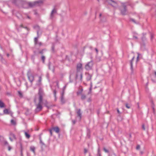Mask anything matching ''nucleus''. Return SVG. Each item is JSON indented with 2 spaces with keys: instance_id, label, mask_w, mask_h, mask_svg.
<instances>
[{
  "instance_id": "nucleus-35",
  "label": "nucleus",
  "mask_w": 156,
  "mask_h": 156,
  "mask_svg": "<svg viewBox=\"0 0 156 156\" xmlns=\"http://www.w3.org/2000/svg\"><path fill=\"white\" fill-rule=\"evenodd\" d=\"M140 145H137L136 147V149L137 150H139L140 149Z\"/></svg>"
},
{
  "instance_id": "nucleus-44",
  "label": "nucleus",
  "mask_w": 156,
  "mask_h": 156,
  "mask_svg": "<svg viewBox=\"0 0 156 156\" xmlns=\"http://www.w3.org/2000/svg\"><path fill=\"white\" fill-rule=\"evenodd\" d=\"M95 50L96 51L97 54H98V49L97 48H95Z\"/></svg>"
},
{
  "instance_id": "nucleus-54",
  "label": "nucleus",
  "mask_w": 156,
  "mask_h": 156,
  "mask_svg": "<svg viewBox=\"0 0 156 156\" xmlns=\"http://www.w3.org/2000/svg\"><path fill=\"white\" fill-rule=\"evenodd\" d=\"M27 18L28 19H30V17L29 16H27Z\"/></svg>"
},
{
  "instance_id": "nucleus-52",
  "label": "nucleus",
  "mask_w": 156,
  "mask_h": 156,
  "mask_svg": "<svg viewBox=\"0 0 156 156\" xmlns=\"http://www.w3.org/2000/svg\"><path fill=\"white\" fill-rule=\"evenodd\" d=\"M9 139L11 141H12V140H12V139L11 138V137H10L9 138Z\"/></svg>"
},
{
  "instance_id": "nucleus-9",
  "label": "nucleus",
  "mask_w": 156,
  "mask_h": 156,
  "mask_svg": "<svg viewBox=\"0 0 156 156\" xmlns=\"http://www.w3.org/2000/svg\"><path fill=\"white\" fill-rule=\"evenodd\" d=\"M40 2L42 3V2H41V1L36 2H34V3H32V2H30L28 3V5L32 7V6H34V5H35L36 3H40Z\"/></svg>"
},
{
  "instance_id": "nucleus-22",
  "label": "nucleus",
  "mask_w": 156,
  "mask_h": 156,
  "mask_svg": "<svg viewBox=\"0 0 156 156\" xmlns=\"http://www.w3.org/2000/svg\"><path fill=\"white\" fill-rule=\"evenodd\" d=\"M151 106H152V108L153 110V111H154V105L153 102L152 101H151Z\"/></svg>"
},
{
  "instance_id": "nucleus-15",
  "label": "nucleus",
  "mask_w": 156,
  "mask_h": 156,
  "mask_svg": "<svg viewBox=\"0 0 156 156\" xmlns=\"http://www.w3.org/2000/svg\"><path fill=\"white\" fill-rule=\"evenodd\" d=\"M30 151H32L33 152V153L34 154H35V147L34 146H31L30 147Z\"/></svg>"
},
{
  "instance_id": "nucleus-25",
  "label": "nucleus",
  "mask_w": 156,
  "mask_h": 156,
  "mask_svg": "<svg viewBox=\"0 0 156 156\" xmlns=\"http://www.w3.org/2000/svg\"><path fill=\"white\" fill-rule=\"evenodd\" d=\"M38 40L37 37H35L34 38V44L35 45L37 44V42H38Z\"/></svg>"
},
{
  "instance_id": "nucleus-57",
  "label": "nucleus",
  "mask_w": 156,
  "mask_h": 156,
  "mask_svg": "<svg viewBox=\"0 0 156 156\" xmlns=\"http://www.w3.org/2000/svg\"><path fill=\"white\" fill-rule=\"evenodd\" d=\"M37 35H38V34H39V31L38 30H37Z\"/></svg>"
},
{
  "instance_id": "nucleus-38",
  "label": "nucleus",
  "mask_w": 156,
  "mask_h": 156,
  "mask_svg": "<svg viewBox=\"0 0 156 156\" xmlns=\"http://www.w3.org/2000/svg\"><path fill=\"white\" fill-rule=\"evenodd\" d=\"M154 35L153 34H151V39L152 40L153 38Z\"/></svg>"
},
{
  "instance_id": "nucleus-2",
  "label": "nucleus",
  "mask_w": 156,
  "mask_h": 156,
  "mask_svg": "<svg viewBox=\"0 0 156 156\" xmlns=\"http://www.w3.org/2000/svg\"><path fill=\"white\" fill-rule=\"evenodd\" d=\"M120 10L121 13L122 15H125L127 13V10L126 9V6L125 3H122V6L120 8Z\"/></svg>"
},
{
  "instance_id": "nucleus-53",
  "label": "nucleus",
  "mask_w": 156,
  "mask_h": 156,
  "mask_svg": "<svg viewBox=\"0 0 156 156\" xmlns=\"http://www.w3.org/2000/svg\"><path fill=\"white\" fill-rule=\"evenodd\" d=\"M131 20L133 21V22L135 23V21L134 19H131Z\"/></svg>"
},
{
  "instance_id": "nucleus-45",
  "label": "nucleus",
  "mask_w": 156,
  "mask_h": 156,
  "mask_svg": "<svg viewBox=\"0 0 156 156\" xmlns=\"http://www.w3.org/2000/svg\"><path fill=\"white\" fill-rule=\"evenodd\" d=\"M73 123V124H74L76 123V121L75 120H73L72 121Z\"/></svg>"
},
{
  "instance_id": "nucleus-47",
  "label": "nucleus",
  "mask_w": 156,
  "mask_h": 156,
  "mask_svg": "<svg viewBox=\"0 0 156 156\" xmlns=\"http://www.w3.org/2000/svg\"><path fill=\"white\" fill-rule=\"evenodd\" d=\"M66 86H64L63 87V90H64L65 91V88H66Z\"/></svg>"
},
{
  "instance_id": "nucleus-46",
  "label": "nucleus",
  "mask_w": 156,
  "mask_h": 156,
  "mask_svg": "<svg viewBox=\"0 0 156 156\" xmlns=\"http://www.w3.org/2000/svg\"><path fill=\"white\" fill-rule=\"evenodd\" d=\"M5 145H8V142L7 141H5Z\"/></svg>"
},
{
  "instance_id": "nucleus-29",
  "label": "nucleus",
  "mask_w": 156,
  "mask_h": 156,
  "mask_svg": "<svg viewBox=\"0 0 156 156\" xmlns=\"http://www.w3.org/2000/svg\"><path fill=\"white\" fill-rule=\"evenodd\" d=\"M42 43L41 42H38V41L37 42V45H38L39 46H40L42 45Z\"/></svg>"
},
{
  "instance_id": "nucleus-50",
  "label": "nucleus",
  "mask_w": 156,
  "mask_h": 156,
  "mask_svg": "<svg viewBox=\"0 0 156 156\" xmlns=\"http://www.w3.org/2000/svg\"><path fill=\"white\" fill-rule=\"evenodd\" d=\"M117 112L118 113H119V114H120V112L119 110L118 109H117Z\"/></svg>"
},
{
  "instance_id": "nucleus-20",
  "label": "nucleus",
  "mask_w": 156,
  "mask_h": 156,
  "mask_svg": "<svg viewBox=\"0 0 156 156\" xmlns=\"http://www.w3.org/2000/svg\"><path fill=\"white\" fill-rule=\"evenodd\" d=\"M83 90L82 89H81L80 90H79L78 92H77V95H80L81 94L83 91Z\"/></svg>"
},
{
  "instance_id": "nucleus-12",
  "label": "nucleus",
  "mask_w": 156,
  "mask_h": 156,
  "mask_svg": "<svg viewBox=\"0 0 156 156\" xmlns=\"http://www.w3.org/2000/svg\"><path fill=\"white\" fill-rule=\"evenodd\" d=\"M52 129L57 133H58L59 132V129L58 127H54Z\"/></svg>"
},
{
  "instance_id": "nucleus-32",
  "label": "nucleus",
  "mask_w": 156,
  "mask_h": 156,
  "mask_svg": "<svg viewBox=\"0 0 156 156\" xmlns=\"http://www.w3.org/2000/svg\"><path fill=\"white\" fill-rule=\"evenodd\" d=\"M103 149H104V151L106 153H108L109 152L108 151L107 149L106 148H104Z\"/></svg>"
},
{
  "instance_id": "nucleus-11",
  "label": "nucleus",
  "mask_w": 156,
  "mask_h": 156,
  "mask_svg": "<svg viewBox=\"0 0 156 156\" xmlns=\"http://www.w3.org/2000/svg\"><path fill=\"white\" fill-rule=\"evenodd\" d=\"M23 132H24L26 137L27 139H29L30 137V136L29 134L28 133L25 131H23Z\"/></svg>"
},
{
  "instance_id": "nucleus-40",
  "label": "nucleus",
  "mask_w": 156,
  "mask_h": 156,
  "mask_svg": "<svg viewBox=\"0 0 156 156\" xmlns=\"http://www.w3.org/2000/svg\"><path fill=\"white\" fill-rule=\"evenodd\" d=\"M87 152V150L86 149H84V153L85 154H86Z\"/></svg>"
},
{
  "instance_id": "nucleus-27",
  "label": "nucleus",
  "mask_w": 156,
  "mask_h": 156,
  "mask_svg": "<svg viewBox=\"0 0 156 156\" xmlns=\"http://www.w3.org/2000/svg\"><path fill=\"white\" fill-rule=\"evenodd\" d=\"M0 60L3 63H4L5 61L4 59L3 58L2 56L0 55Z\"/></svg>"
},
{
  "instance_id": "nucleus-26",
  "label": "nucleus",
  "mask_w": 156,
  "mask_h": 156,
  "mask_svg": "<svg viewBox=\"0 0 156 156\" xmlns=\"http://www.w3.org/2000/svg\"><path fill=\"white\" fill-rule=\"evenodd\" d=\"M130 105L128 103L126 104V106L128 108H130Z\"/></svg>"
},
{
  "instance_id": "nucleus-51",
  "label": "nucleus",
  "mask_w": 156,
  "mask_h": 156,
  "mask_svg": "<svg viewBox=\"0 0 156 156\" xmlns=\"http://www.w3.org/2000/svg\"><path fill=\"white\" fill-rule=\"evenodd\" d=\"M90 87H92V83L91 82H90Z\"/></svg>"
},
{
  "instance_id": "nucleus-36",
  "label": "nucleus",
  "mask_w": 156,
  "mask_h": 156,
  "mask_svg": "<svg viewBox=\"0 0 156 156\" xmlns=\"http://www.w3.org/2000/svg\"><path fill=\"white\" fill-rule=\"evenodd\" d=\"M52 129H50L49 130V131L50 133V135H51V136H52Z\"/></svg>"
},
{
  "instance_id": "nucleus-13",
  "label": "nucleus",
  "mask_w": 156,
  "mask_h": 156,
  "mask_svg": "<svg viewBox=\"0 0 156 156\" xmlns=\"http://www.w3.org/2000/svg\"><path fill=\"white\" fill-rule=\"evenodd\" d=\"M60 101L61 103L62 104H65L66 102L64 97H60Z\"/></svg>"
},
{
  "instance_id": "nucleus-64",
  "label": "nucleus",
  "mask_w": 156,
  "mask_h": 156,
  "mask_svg": "<svg viewBox=\"0 0 156 156\" xmlns=\"http://www.w3.org/2000/svg\"><path fill=\"white\" fill-rule=\"evenodd\" d=\"M25 84H26V85L27 86V83H25Z\"/></svg>"
},
{
  "instance_id": "nucleus-48",
  "label": "nucleus",
  "mask_w": 156,
  "mask_h": 156,
  "mask_svg": "<svg viewBox=\"0 0 156 156\" xmlns=\"http://www.w3.org/2000/svg\"><path fill=\"white\" fill-rule=\"evenodd\" d=\"M11 149V147L9 146L8 147L9 150L10 151V150Z\"/></svg>"
},
{
  "instance_id": "nucleus-10",
  "label": "nucleus",
  "mask_w": 156,
  "mask_h": 156,
  "mask_svg": "<svg viewBox=\"0 0 156 156\" xmlns=\"http://www.w3.org/2000/svg\"><path fill=\"white\" fill-rule=\"evenodd\" d=\"M92 76L91 74L87 73V77H86V80L87 81H88L91 80V79Z\"/></svg>"
},
{
  "instance_id": "nucleus-34",
  "label": "nucleus",
  "mask_w": 156,
  "mask_h": 156,
  "mask_svg": "<svg viewBox=\"0 0 156 156\" xmlns=\"http://www.w3.org/2000/svg\"><path fill=\"white\" fill-rule=\"evenodd\" d=\"M137 54L138 55V56L137 57V61L138 60V58L139 57L140 55V54L139 53H137Z\"/></svg>"
},
{
  "instance_id": "nucleus-17",
  "label": "nucleus",
  "mask_w": 156,
  "mask_h": 156,
  "mask_svg": "<svg viewBox=\"0 0 156 156\" xmlns=\"http://www.w3.org/2000/svg\"><path fill=\"white\" fill-rule=\"evenodd\" d=\"M41 76L39 77V80L37 83L36 84L37 85H39L41 84Z\"/></svg>"
},
{
  "instance_id": "nucleus-42",
  "label": "nucleus",
  "mask_w": 156,
  "mask_h": 156,
  "mask_svg": "<svg viewBox=\"0 0 156 156\" xmlns=\"http://www.w3.org/2000/svg\"><path fill=\"white\" fill-rule=\"evenodd\" d=\"M142 128L144 130H145V128L144 125H143L142 126Z\"/></svg>"
},
{
  "instance_id": "nucleus-18",
  "label": "nucleus",
  "mask_w": 156,
  "mask_h": 156,
  "mask_svg": "<svg viewBox=\"0 0 156 156\" xmlns=\"http://www.w3.org/2000/svg\"><path fill=\"white\" fill-rule=\"evenodd\" d=\"M5 107L4 103L0 100V107L1 108H4Z\"/></svg>"
},
{
  "instance_id": "nucleus-39",
  "label": "nucleus",
  "mask_w": 156,
  "mask_h": 156,
  "mask_svg": "<svg viewBox=\"0 0 156 156\" xmlns=\"http://www.w3.org/2000/svg\"><path fill=\"white\" fill-rule=\"evenodd\" d=\"M44 104L47 107V105L48 104V102L46 101H45V102H44Z\"/></svg>"
},
{
  "instance_id": "nucleus-55",
  "label": "nucleus",
  "mask_w": 156,
  "mask_h": 156,
  "mask_svg": "<svg viewBox=\"0 0 156 156\" xmlns=\"http://www.w3.org/2000/svg\"><path fill=\"white\" fill-rule=\"evenodd\" d=\"M101 15H102V14L101 13H100L99 14V17H101Z\"/></svg>"
},
{
  "instance_id": "nucleus-23",
  "label": "nucleus",
  "mask_w": 156,
  "mask_h": 156,
  "mask_svg": "<svg viewBox=\"0 0 156 156\" xmlns=\"http://www.w3.org/2000/svg\"><path fill=\"white\" fill-rule=\"evenodd\" d=\"M11 123L13 125H15L16 124L15 121L13 119H12L11 121Z\"/></svg>"
},
{
  "instance_id": "nucleus-49",
  "label": "nucleus",
  "mask_w": 156,
  "mask_h": 156,
  "mask_svg": "<svg viewBox=\"0 0 156 156\" xmlns=\"http://www.w3.org/2000/svg\"><path fill=\"white\" fill-rule=\"evenodd\" d=\"M80 79L81 80L82 78V74H80Z\"/></svg>"
},
{
  "instance_id": "nucleus-7",
  "label": "nucleus",
  "mask_w": 156,
  "mask_h": 156,
  "mask_svg": "<svg viewBox=\"0 0 156 156\" xmlns=\"http://www.w3.org/2000/svg\"><path fill=\"white\" fill-rule=\"evenodd\" d=\"M77 72H80L82 70V65L81 63H78L77 65Z\"/></svg>"
},
{
  "instance_id": "nucleus-58",
  "label": "nucleus",
  "mask_w": 156,
  "mask_h": 156,
  "mask_svg": "<svg viewBox=\"0 0 156 156\" xmlns=\"http://www.w3.org/2000/svg\"><path fill=\"white\" fill-rule=\"evenodd\" d=\"M129 136L130 137H131V134H129Z\"/></svg>"
},
{
  "instance_id": "nucleus-19",
  "label": "nucleus",
  "mask_w": 156,
  "mask_h": 156,
  "mask_svg": "<svg viewBox=\"0 0 156 156\" xmlns=\"http://www.w3.org/2000/svg\"><path fill=\"white\" fill-rule=\"evenodd\" d=\"M86 98V96L85 94H82L81 96V99L82 100H84Z\"/></svg>"
},
{
  "instance_id": "nucleus-16",
  "label": "nucleus",
  "mask_w": 156,
  "mask_h": 156,
  "mask_svg": "<svg viewBox=\"0 0 156 156\" xmlns=\"http://www.w3.org/2000/svg\"><path fill=\"white\" fill-rule=\"evenodd\" d=\"M3 112L5 114H10L11 112L9 111L8 109H5L4 110Z\"/></svg>"
},
{
  "instance_id": "nucleus-4",
  "label": "nucleus",
  "mask_w": 156,
  "mask_h": 156,
  "mask_svg": "<svg viewBox=\"0 0 156 156\" xmlns=\"http://www.w3.org/2000/svg\"><path fill=\"white\" fill-rule=\"evenodd\" d=\"M93 65V62L92 61H91L88 62L85 66V68L86 70H89L92 69Z\"/></svg>"
},
{
  "instance_id": "nucleus-63",
  "label": "nucleus",
  "mask_w": 156,
  "mask_h": 156,
  "mask_svg": "<svg viewBox=\"0 0 156 156\" xmlns=\"http://www.w3.org/2000/svg\"><path fill=\"white\" fill-rule=\"evenodd\" d=\"M20 26L21 27H23V25H20Z\"/></svg>"
},
{
  "instance_id": "nucleus-3",
  "label": "nucleus",
  "mask_w": 156,
  "mask_h": 156,
  "mask_svg": "<svg viewBox=\"0 0 156 156\" xmlns=\"http://www.w3.org/2000/svg\"><path fill=\"white\" fill-rule=\"evenodd\" d=\"M27 75L29 80L32 83L34 80V77L30 70L28 71Z\"/></svg>"
},
{
  "instance_id": "nucleus-5",
  "label": "nucleus",
  "mask_w": 156,
  "mask_h": 156,
  "mask_svg": "<svg viewBox=\"0 0 156 156\" xmlns=\"http://www.w3.org/2000/svg\"><path fill=\"white\" fill-rule=\"evenodd\" d=\"M106 2L114 7H115L117 6L118 4L113 0H107Z\"/></svg>"
},
{
  "instance_id": "nucleus-60",
  "label": "nucleus",
  "mask_w": 156,
  "mask_h": 156,
  "mask_svg": "<svg viewBox=\"0 0 156 156\" xmlns=\"http://www.w3.org/2000/svg\"><path fill=\"white\" fill-rule=\"evenodd\" d=\"M37 27V28H39V26H36L34 27Z\"/></svg>"
},
{
  "instance_id": "nucleus-1",
  "label": "nucleus",
  "mask_w": 156,
  "mask_h": 156,
  "mask_svg": "<svg viewBox=\"0 0 156 156\" xmlns=\"http://www.w3.org/2000/svg\"><path fill=\"white\" fill-rule=\"evenodd\" d=\"M38 94L39 95V103L36 105V108L35 109V111L37 112L40 111L42 108V104H43L42 99L43 96L44 94L41 88H40L39 90Z\"/></svg>"
},
{
  "instance_id": "nucleus-41",
  "label": "nucleus",
  "mask_w": 156,
  "mask_h": 156,
  "mask_svg": "<svg viewBox=\"0 0 156 156\" xmlns=\"http://www.w3.org/2000/svg\"><path fill=\"white\" fill-rule=\"evenodd\" d=\"M92 87H90V89H89V92L88 93L89 94V93H91V90H92Z\"/></svg>"
},
{
  "instance_id": "nucleus-21",
  "label": "nucleus",
  "mask_w": 156,
  "mask_h": 156,
  "mask_svg": "<svg viewBox=\"0 0 156 156\" xmlns=\"http://www.w3.org/2000/svg\"><path fill=\"white\" fill-rule=\"evenodd\" d=\"M53 94H54V97H55V101H56L57 98H56V91L55 90H53Z\"/></svg>"
},
{
  "instance_id": "nucleus-30",
  "label": "nucleus",
  "mask_w": 156,
  "mask_h": 156,
  "mask_svg": "<svg viewBox=\"0 0 156 156\" xmlns=\"http://www.w3.org/2000/svg\"><path fill=\"white\" fill-rule=\"evenodd\" d=\"M65 91L63 90L61 94V97H64Z\"/></svg>"
},
{
  "instance_id": "nucleus-61",
  "label": "nucleus",
  "mask_w": 156,
  "mask_h": 156,
  "mask_svg": "<svg viewBox=\"0 0 156 156\" xmlns=\"http://www.w3.org/2000/svg\"><path fill=\"white\" fill-rule=\"evenodd\" d=\"M144 38L143 37H142V40L143 41L144 40Z\"/></svg>"
},
{
  "instance_id": "nucleus-33",
  "label": "nucleus",
  "mask_w": 156,
  "mask_h": 156,
  "mask_svg": "<svg viewBox=\"0 0 156 156\" xmlns=\"http://www.w3.org/2000/svg\"><path fill=\"white\" fill-rule=\"evenodd\" d=\"M45 58L44 56H42L41 59H42V60L43 61V62H44Z\"/></svg>"
},
{
  "instance_id": "nucleus-8",
  "label": "nucleus",
  "mask_w": 156,
  "mask_h": 156,
  "mask_svg": "<svg viewBox=\"0 0 156 156\" xmlns=\"http://www.w3.org/2000/svg\"><path fill=\"white\" fill-rule=\"evenodd\" d=\"M77 116L79 120H80L81 118V114L80 112V110L79 109L77 112Z\"/></svg>"
},
{
  "instance_id": "nucleus-31",
  "label": "nucleus",
  "mask_w": 156,
  "mask_h": 156,
  "mask_svg": "<svg viewBox=\"0 0 156 156\" xmlns=\"http://www.w3.org/2000/svg\"><path fill=\"white\" fill-rule=\"evenodd\" d=\"M18 94H19V96H20V97H22V96H23L22 94L21 93V92L20 91H18Z\"/></svg>"
},
{
  "instance_id": "nucleus-14",
  "label": "nucleus",
  "mask_w": 156,
  "mask_h": 156,
  "mask_svg": "<svg viewBox=\"0 0 156 156\" xmlns=\"http://www.w3.org/2000/svg\"><path fill=\"white\" fill-rule=\"evenodd\" d=\"M135 58L134 56H133L132 58V59L130 61V66H131V69L132 72H133V60Z\"/></svg>"
},
{
  "instance_id": "nucleus-24",
  "label": "nucleus",
  "mask_w": 156,
  "mask_h": 156,
  "mask_svg": "<svg viewBox=\"0 0 156 156\" xmlns=\"http://www.w3.org/2000/svg\"><path fill=\"white\" fill-rule=\"evenodd\" d=\"M136 35H137V34L135 32H134V35L133 36V38H135L136 39H137V37L136 36Z\"/></svg>"
},
{
  "instance_id": "nucleus-28",
  "label": "nucleus",
  "mask_w": 156,
  "mask_h": 156,
  "mask_svg": "<svg viewBox=\"0 0 156 156\" xmlns=\"http://www.w3.org/2000/svg\"><path fill=\"white\" fill-rule=\"evenodd\" d=\"M10 135L11 136H12L14 139H16V137L15 136V135L13 133H10Z\"/></svg>"
},
{
  "instance_id": "nucleus-37",
  "label": "nucleus",
  "mask_w": 156,
  "mask_h": 156,
  "mask_svg": "<svg viewBox=\"0 0 156 156\" xmlns=\"http://www.w3.org/2000/svg\"><path fill=\"white\" fill-rule=\"evenodd\" d=\"M51 50L53 52H54V46H53L52 47V48H51Z\"/></svg>"
},
{
  "instance_id": "nucleus-59",
  "label": "nucleus",
  "mask_w": 156,
  "mask_h": 156,
  "mask_svg": "<svg viewBox=\"0 0 156 156\" xmlns=\"http://www.w3.org/2000/svg\"><path fill=\"white\" fill-rule=\"evenodd\" d=\"M154 74H155V76L156 77V72H154Z\"/></svg>"
},
{
  "instance_id": "nucleus-62",
  "label": "nucleus",
  "mask_w": 156,
  "mask_h": 156,
  "mask_svg": "<svg viewBox=\"0 0 156 156\" xmlns=\"http://www.w3.org/2000/svg\"><path fill=\"white\" fill-rule=\"evenodd\" d=\"M7 56L8 57H9V54H7Z\"/></svg>"
},
{
  "instance_id": "nucleus-6",
  "label": "nucleus",
  "mask_w": 156,
  "mask_h": 156,
  "mask_svg": "<svg viewBox=\"0 0 156 156\" xmlns=\"http://www.w3.org/2000/svg\"><path fill=\"white\" fill-rule=\"evenodd\" d=\"M57 13V10L55 9H53L51 12L50 16V18L51 19H53L55 15Z\"/></svg>"
},
{
  "instance_id": "nucleus-43",
  "label": "nucleus",
  "mask_w": 156,
  "mask_h": 156,
  "mask_svg": "<svg viewBox=\"0 0 156 156\" xmlns=\"http://www.w3.org/2000/svg\"><path fill=\"white\" fill-rule=\"evenodd\" d=\"M44 50V49H43L41 51H40V52H39V53H40V54H43V51Z\"/></svg>"
},
{
  "instance_id": "nucleus-56",
  "label": "nucleus",
  "mask_w": 156,
  "mask_h": 156,
  "mask_svg": "<svg viewBox=\"0 0 156 156\" xmlns=\"http://www.w3.org/2000/svg\"><path fill=\"white\" fill-rule=\"evenodd\" d=\"M40 143H42V141H41V138H40Z\"/></svg>"
}]
</instances>
